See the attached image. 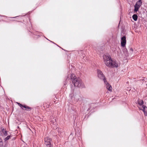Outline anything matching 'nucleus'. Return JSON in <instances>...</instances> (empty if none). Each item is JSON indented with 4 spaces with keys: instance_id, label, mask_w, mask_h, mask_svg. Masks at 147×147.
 Returning a JSON list of instances; mask_svg holds the SVG:
<instances>
[{
    "instance_id": "obj_1",
    "label": "nucleus",
    "mask_w": 147,
    "mask_h": 147,
    "mask_svg": "<svg viewBox=\"0 0 147 147\" xmlns=\"http://www.w3.org/2000/svg\"><path fill=\"white\" fill-rule=\"evenodd\" d=\"M103 60L105 65L109 67H117L118 66L117 62L115 61L112 60L111 57L108 54L103 55Z\"/></svg>"
},
{
    "instance_id": "obj_2",
    "label": "nucleus",
    "mask_w": 147,
    "mask_h": 147,
    "mask_svg": "<svg viewBox=\"0 0 147 147\" xmlns=\"http://www.w3.org/2000/svg\"><path fill=\"white\" fill-rule=\"evenodd\" d=\"M71 79L75 87L82 88L85 87L82 81L79 78H76L75 74H71Z\"/></svg>"
},
{
    "instance_id": "obj_3",
    "label": "nucleus",
    "mask_w": 147,
    "mask_h": 147,
    "mask_svg": "<svg viewBox=\"0 0 147 147\" xmlns=\"http://www.w3.org/2000/svg\"><path fill=\"white\" fill-rule=\"evenodd\" d=\"M97 73L98 78L101 79L103 80L105 84H106L107 88L109 91H111L112 90V87L107 82L106 80V79L102 72L101 71L98 70H97Z\"/></svg>"
},
{
    "instance_id": "obj_4",
    "label": "nucleus",
    "mask_w": 147,
    "mask_h": 147,
    "mask_svg": "<svg viewBox=\"0 0 147 147\" xmlns=\"http://www.w3.org/2000/svg\"><path fill=\"white\" fill-rule=\"evenodd\" d=\"M45 143L47 147H53L51 144L52 140L51 138L48 137H46L45 138Z\"/></svg>"
},
{
    "instance_id": "obj_5",
    "label": "nucleus",
    "mask_w": 147,
    "mask_h": 147,
    "mask_svg": "<svg viewBox=\"0 0 147 147\" xmlns=\"http://www.w3.org/2000/svg\"><path fill=\"white\" fill-rule=\"evenodd\" d=\"M142 0H138V1L137 2L134 6L135 11H137L138 10L139 8L142 5Z\"/></svg>"
},
{
    "instance_id": "obj_6",
    "label": "nucleus",
    "mask_w": 147,
    "mask_h": 147,
    "mask_svg": "<svg viewBox=\"0 0 147 147\" xmlns=\"http://www.w3.org/2000/svg\"><path fill=\"white\" fill-rule=\"evenodd\" d=\"M121 46L124 47L126 43V37L123 36L121 38Z\"/></svg>"
},
{
    "instance_id": "obj_7",
    "label": "nucleus",
    "mask_w": 147,
    "mask_h": 147,
    "mask_svg": "<svg viewBox=\"0 0 147 147\" xmlns=\"http://www.w3.org/2000/svg\"><path fill=\"white\" fill-rule=\"evenodd\" d=\"M138 104L140 105V106L138 107L139 108V107H142V106H144V105H143L144 104V102L142 100H139L138 101Z\"/></svg>"
},
{
    "instance_id": "obj_8",
    "label": "nucleus",
    "mask_w": 147,
    "mask_h": 147,
    "mask_svg": "<svg viewBox=\"0 0 147 147\" xmlns=\"http://www.w3.org/2000/svg\"><path fill=\"white\" fill-rule=\"evenodd\" d=\"M51 123L52 124V126H53V125L55 126H56V120L54 118L51 120Z\"/></svg>"
},
{
    "instance_id": "obj_9",
    "label": "nucleus",
    "mask_w": 147,
    "mask_h": 147,
    "mask_svg": "<svg viewBox=\"0 0 147 147\" xmlns=\"http://www.w3.org/2000/svg\"><path fill=\"white\" fill-rule=\"evenodd\" d=\"M133 19L134 21H136L138 19V16L136 14H134L132 16Z\"/></svg>"
},
{
    "instance_id": "obj_10",
    "label": "nucleus",
    "mask_w": 147,
    "mask_h": 147,
    "mask_svg": "<svg viewBox=\"0 0 147 147\" xmlns=\"http://www.w3.org/2000/svg\"><path fill=\"white\" fill-rule=\"evenodd\" d=\"M2 132L5 136H7V131L5 130L4 129L2 130Z\"/></svg>"
},
{
    "instance_id": "obj_11",
    "label": "nucleus",
    "mask_w": 147,
    "mask_h": 147,
    "mask_svg": "<svg viewBox=\"0 0 147 147\" xmlns=\"http://www.w3.org/2000/svg\"><path fill=\"white\" fill-rule=\"evenodd\" d=\"M24 108H25L26 109L27 111H30L32 109L31 108L25 105H24Z\"/></svg>"
},
{
    "instance_id": "obj_12",
    "label": "nucleus",
    "mask_w": 147,
    "mask_h": 147,
    "mask_svg": "<svg viewBox=\"0 0 147 147\" xmlns=\"http://www.w3.org/2000/svg\"><path fill=\"white\" fill-rule=\"evenodd\" d=\"M0 147H4L3 143L2 140L0 138Z\"/></svg>"
},
{
    "instance_id": "obj_13",
    "label": "nucleus",
    "mask_w": 147,
    "mask_h": 147,
    "mask_svg": "<svg viewBox=\"0 0 147 147\" xmlns=\"http://www.w3.org/2000/svg\"><path fill=\"white\" fill-rule=\"evenodd\" d=\"M17 104H18L19 106H20L21 108L23 109L22 107H24V106L25 105H23L22 104L18 103V102H17Z\"/></svg>"
},
{
    "instance_id": "obj_14",
    "label": "nucleus",
    "mask_w": 147,
    "mask_h": 147,
    "mask_svg": "<svg viewBox=\"0 0 147 147\" xmlns=\"http://www.w3.org/2000/svg\"><path fill=\"white\" fill-rule=\"evenodd\" d=\"M11 137L10 136H7L4 139L5 141H6L8 140L9 138Z\"/></svg>"
},
{
    "instance_id": "obj_15",
    "label": "nucleus",
    "mask_w": 147,
    "mask_h": 147,
    "mask_svg": "<svg viewBox=\"0 0 147 147\" xmlns=\"http://www.w3.org/2000/svg\"><path fill=\"white\" fill-rule=\"evenodd\" d=\"M130 51H131V53H132V52L133 51V49L132 48H131L130 49Z\"/></svg>"
},
{
    "instance_id": "obj_16",
    "label": "nucleus",
    "mask_w": 147,
    "mask_h": 147,
    "mask_svg": "<svg viewBox=\"0 0 147 147\" xmlns=\"http://www.w3.org/2000/svg\"><path fill=\"white\" fill-rule=\"evenodd\" d=\"M125 54L126 56H127L128 55V53L126 51Z\"/></svg>"
},
{
    "instance_id": "obj_17",
    "label": "nucleus",
    "mask_w": 147,
    "mask_h": 147,
    "mask_svg": "<svg viewBox=\"0 0 147 147\" xmlns=\"http://www.w3.org/2000/svg\"><path fill=\"white\" fill-rule=\"evenodd\" d=\"M125 51H127V49H125Z\"/></svg>"
}]
</instances>
